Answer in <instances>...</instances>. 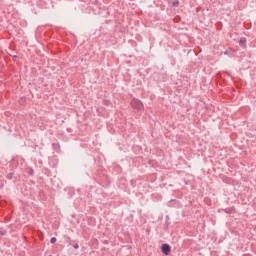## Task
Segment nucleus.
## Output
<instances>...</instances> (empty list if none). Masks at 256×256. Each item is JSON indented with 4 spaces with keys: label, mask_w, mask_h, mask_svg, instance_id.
<instances>
[{
    "label": "nucleus",
    "mask_w": 256,
    "mask_h": 256,
    "mask_svg": "<svg viewBox=\"0 0 256 256\" xmlns=\"http://www.w3.org/2000/svg\"><path fill=\"white\" fill-rule=\"evenodd\" d=\"M131 106L133 107V109H137V111H141V109H143V102L138 99H133L131 101Z\"/></svg>",
    "instance_id": "1"
},
{
    "label": "nucleus",
    "mask_w": 256,
    "mask_h": 256,
    "mask_svg": "<svg viewBox=\"0 0 256 256\" xmlns=\"http://www.w3.org/2000/svg\"><path fill=\"white\" fill-rule=\"evenodd\" d=\"M161 249L164 255H169V253H171V246H169V244H163Z\"/></svg>",
    "instance_id": "2"
},
{
    "label": "nucleus",
    "mask_w": 256,
    "mask_h": 256,
    "mask_svg": "<svg viewBox=\"0 0 256 256\" xmlns=\"http://www.w3.org/2000/svg\"><path fill=\"white\" fill-rule=\"evenodd\" d=\"M239 43H240V45H245V43H247V40L245 38H241L239 40Z\"/></svg>",
    "instance_id": "3"
},
{
    "label": "nucleus",
    "mask_w": 256,
    "mask_h": 256,
    "mask_svg": "<svg viewBox=\"0 0 256 256\" xmlns=\"http://www.w3.org/2000/svg\"><path fill=\"white\" fill-rule=\"evenodd\" d=\"M50 243H52V244L57 243V238L52 237V238L50 239Z\"/></svg>",
    "instance_id": "4"
},
{
    "label": "nucleus",
    "mask_w": 256,
    "mask_h": 256,
    "mask_svg": "<svg viewBox=\"0 0 256 256\" xmlns=\"http://www.w3.org/2000/svg\"><path fill=\"white\" fill-rule=\"evenodd\" d=\"M6 178L9 179V180L13 179V173L7 174Z\"/></svg>",
    "instance_id": "5"
},
{
    "label": "nucleus",
    "mask_w": 256,
    "mask_h": 256,
    "mask_svg": "<svg viewBox=\"0 0 256 256\" xmlns=\"http://www.w3.org/2000/svg\"><path fill=\"white\" fill-rule=\"evenodd\" d=\"M173 6H174V7H178V6H179V1H174V2H173Z\"/></svg>",
    "instance_id": "6"
},
{
    "label": "nucleus",
    "mask_w": 256,
    "mask_h": 256,
    "mask_svg": "<svg viewBox=\"0 0 256 256\" xmlns=\"http://www.w3.org/2000/svg\"><path fill=\"white\" fill-rule=\"evenodd\" d=\"M74 249H78L79 248V244H75L73 245Z\"/></svg>",
    "instance_id": "7"
},
{
    "label": "nucleus",
    "mask_w": 256,
    "mask_h": 256,
    "mask_svg": "<svg viewBox=\"0 0 256 256\" xmlns=\"http://www.w3.org/2000/svg\"><path fill=\"white\" fill-rule=\"evenodd\" d=\"M1 235H5V233L1 232Z\"/></svg>",
    "instance_id": "8"
}]
</instances>
